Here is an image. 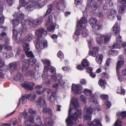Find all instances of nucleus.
I'll return each instance as SVG.
<instances>
[{
  "instance_id": "f03ea898",
  "label": "nucleus",
  "mask_w": 126,
  "mask_h": 126,
  "mask_svg": "<svg viewBox=\"0 0 126 126\" xmlns=\"http://www.w3.org/2000/svg\"><path fill=\"white\" fill-rule=\"evenodd\" d=\"M92 108H88L84 109L86 111V115L84 116L83 121L84 122H88V124L89 126H102L101 123L98 119L95 118L93 121L90 122L91 120L93 111Z\"/></svg>"
},
{
  "instance_id": "58836bf2",
  "label": "nucleus",
  "mask_w": 126,
  "mask_h": 126,
  "mask_svg": "<svg viewBox=\"0 0 126 126\" xmlns=\"http://www.w3.org/2000/svg\"><path fill=\"white\" fill-rule=\"evenodd\" d=\"M89 63L86 59H83L81 62V64L84 68L88 67L89 66Z\"/></svg>"
},
{
  "instance_id": "473e14b6",
  "label": "nucleus",
  "mask_w": 126,
  "mask_h": 126,
  "mask_svg": "<svg viewBox=\"0 0 126 126\" xmlns=\"http://www.w3.org/2000/svg\"><path fill=\"white\" fill-rule=\"evenodd\" d=\"M13 16L14 17H16V18H14L13 19L12 21V23L13 25V27H15L17 26L19 24V19L18 18H17L15 16Z\"/></svg>"
},
{
  "instance_id": "6e6552de",
  "label": "nucleus",
  "mask_w": 126,
  "mask_h": 126,
  "mask_svg": "<svg viewBox=\"0 0 126 126\" xmlns=\"http://www.w3.org/2000/svg\"><path fill=\"white\" fill-rule=\"evenodd\" d=\"M27 6L26 7L27 9H31V10L35 8H41L40 5L37 2L35 1H30L27 3Z\"/></svg>"
},
{
  "instance_id": "393cba45",
  "label": "nucleus",
  "mask_w": 126,
  "mask_h": 126,
  "mask_svg": "<svg viewBox=\"0 0 126 126\" xmlns=\"http://www.w3.org/2000/svg\"><path fill=\"white\" fill-rule=\"evenodd\" d=\"M21 121L20 118H13L11 119L10 120V123L11 126H15L16 124L18 123Z\"/></svg>"
},
{
  "instance_id": "49530a36",
  "label": "nucleus",
  "mask_w": 126,
  "mask_h": 126,
  "mask_svg": "<svg viewBox=\"0 0 126 126\" xmlns=\"http://www.w3.org/2000/svg\"><path fill=\"white\" fill-rule=\"evenodd\" d=\"M84 91L85 94L88 96H90L92 94V91L89 89H84Z\"/></svg>"
},
{
  "instance_id": "7ed1b4c3",
  "label": "nucleus",
  "mask_w": 126,
  "mask_h": 126,
  "mask_svg": "<svg viewBox=\"0 0 126 126\" xmlns=\"http://www.w3.org/2000/svg\"><path fill=\"white\" fill-rule=\"evenodd\" d=\"M55 74L56 69L54 67L51 68L48 72V75L50 77H52L53 82L58 81L60 85L63 86L66 82L62 80V76L60 74H57L56 76H55Z\"/></svg>"
},
{
  "instance_id": "0eeeda50",
  "label": "nucleus",
  "mask_w": 126,
  "mask_h": 126,
  "mask_svg": "<svg viewBox=\"0 0 126 126\" xmlns=\"http://www.w3.org/2000/svg\"><path fill=\"white\" fill-rule=\"evenodd\" d=\"M52 17L51 15H49L48 19L45 26L46 27L49 32H53L55 29V27L53 25L52 21Z\"/></svg>"
},
{
  "instance_id": "0e129e2a",
  "label": "nucleus",
  "mask_w": 126,
  "mask_h": 126,
  "mask_svg": "<svg viewBox=\"0 0 126 126\" xmlns=\"http://www.w3.org/2000/svg\"><path fill=\"white\" fill-rule=\"evenodd\" d=\"M6 35V34L4 32H2L0 35V42H1L2 39V37L5 36Z\"/></svg>"
},
{
  "instance_id": "774afa93",
  "label": "nucleus",
  "mask_w": 126,
  "mask_h": 126,
  "mask_svg": "<svg viewBox=\"0 0 126 126\" xmlns=\"http://www.w3.org/2000/svg\"><path fill=\"white\" fill-rule=\"evenodd\" d=\"M114 126H121V122L119 121H117L115 123Z\"/></svg>"
},
{
  "instance_id": "20e7f679",
  "label": "nucleus",
  "mask_w": 126,
  "mask_h": 126,
  "mask_svg": "<svg viewBox=\"0 0 126 126\" xmlns=\"http://www.w3.org/2000/svg\"><path fill=\"white\" fill-rule=\"evenodd\" d=\"M37 112L36 110H33L32 109L29 108L28 109V112H27V110H25L22 113V114L24 117V119H26L29 116H32L34 118V117H36V120L37 121H40V118L38 116H34V115L36 114Z\"/></svg>"
},
{
  "instance_id": "4c0bfd02",
  "label": "nucleus",
  "mask_w": 126,
  "mask_h": 126,
  "mask_svg": "<svg viewBox=\"0 0 126 126\" xmlns=\"http://www.w3.org/2000/svg\"><path fill=\"white\" fill-rule=\"evenodd\" d=\"M99 84L103 88H105V85L106 84V81L104 80L100 79L98 82Z\"/></svg>"
},
{
  "instance_id": "423d86ee",
  "label": "nucleus",
  "mask_w": 126,
  "mask_h": 126,
  "mask_svg": "<svg viewBox=\"0 0 126 126\" xmlns=\"http://www.w3.org/2000/svg\"><path fill=\"white\" fill-rule=\"evenodd\" d=\"M87 6L85 8L84 12H86L91 7L92 10H95L97 9V4L96 2L94 0H87Z\"/></svg>"
},
{
  "instance_id": "bb28decb",
  "label": "nucleus",
  "mask_w": 126,
  "mask_h": 126,
  "mask_svg": "<svg viewBox=\"0 0 126 126\" xmlns=\"http://www.w3.org/2000/svg\"><path fill=\"white\" fill-rule=\"evenodd\" d=\"M88 21L91 26L93 27L96 24L97 20L95 18L91 17L89 19Z\"/></svg>"
},
{
  "instance_id": "4468645a",
  "label": "nucleus",
  "mask_w": 126,
  "mask_h": 126,
  "mask_svg": "<svg viewBox=\"0 0 126 126\" xmlns=\"http://www.w3.org/2000/svg\"><path fill=\"white\" fill-rule=\"evenodd\" d=\"M26 76L27 78L28 79L31 80L33 78L37 79V77L35 76L34 72L32 70H27L26 71Z\"/></svg>"
},
{
  "instance_id": "de8ad7c7",
  "label": "nucleus",
  "mask_w": 126,
  "mask_h": 126,
  "mask_svg": "<svg viewBox=\"0 0 126 126\" xmlns=\"http://www.w3.org/2000/svg\"><path fill=\"white\" fill-rule=\"evenodd\" d=\"M89 101L90 102H93L95 104L97 103V99L95 98L94 95H92V96L90 97Z\"/></svg>"
},
{
  "instance_id": "72a5a7b5",
  "label": "nucleus",
  "mask_w": 126,
  "mask_h": 126,
  "mask_svg": "<svg viewBox=\"0 0 126 126\" xmlns=\"http://www.w3.org/2000/svg\"><path fill=\"white\" fill-rule=\"evenodd\" d=\"M42 77L43 79V80H47V81L45 82L44 81V82H45V85H46V86H50V82L49 80L48 79L47 76L44 74L42 75Z\"/></svg>"
},
{
  "instance_id": "1a4fd4ad",
  "label": "nucleus",
  "mask_w": 126,
  "mask_h": 126,
  "mask_svg": "<svg viewBox=\"0 0 126 126\" xmlns=\"http://www.w3.org/2000/svg\"><path fill=\"white\" fill-rule=\"evenodd\" d=\"M36 35L39 38H44L47 34L46 31L43 28H41L35 31Z\"/></svg>"
},
{
  "instance_id": "412c9836",
  "label": "nucleus",
  "mask_w": 126,
  "mask_h": 126,
  "mask_svg": "<svg viewBox=\"0 0 126 126\" xmlns=\"http://www.w3.org/2000/svg\"><path fill=\"white\" fill-rule=\"evenodd\" d=\"M116 14V11L114 10H110L108 15L107 17L110 20H112L115 18V15Z\"/></svg>"
},
{
  "instance_id": "7c9ffc66",
  "label": "nucleus",
  "mask_w": 126,
  "mask_h": 126,
  "mask_svg": "<svg viewBox=\"0 0 126 126\" xmlns=\"http://www.w3.org/2000/svg\"><path fill=\"white\" fill-rule=\"evenodd\" d=\"M15 80L17 81L22 82L23 79V75L21 73H19L17 74L15 78Z\"/></svg>"
},
{
  "instance_id": "39448f33",
  "label": "nucleus",
  "mask_w": 126,
  "mask_h": 126,
  "mask_svg": "<svg viewBox=\"0 0 126 126\" xmlns=\"http://www.w3.org/2000/svg\"><path fill=\"white\" fill-rule=\"evenodd\" d=\"M14 16H16L17 18H18L20 21H21V23L22 26L26 25L27 22L25 20H23L24 17V15L22 12L19 11L17 13L15 12L13 15Z\"/></svg>"
},
{
  "instance_id": "5701e85b",
  "label": "nucleus",
  "mask_w": 126,
  "mask_h": 126,
  "mask_svg": "<svg viewBox=\"0 0 126 126\" xmlns=\"http://www.w3.org/2000/svg\"><path fill=\"white\" fill-rule=\"evenodd\" d=\"M114 35H116L119 33L120 31V28L118 25L117 23H116L113 26L112 29Z\"/></svg>"
},
{
  "instance_id": "2eb2a0df",
  "label": "nucleus",
  "mask_w": 126,
  "mask_h": 126,
  "mask_svg": "<svg viewBox=\"0 0 126 126\" xmlns=\"http://www.w3.org/2000/svg\"><path fill=\"white\" fill-rule=\"evenodd\" d=\"M41 38H38L36 46L38 47L41 49H43L47 44V42L42 39L41 40Z\"/></svg>"
},
{
  "instance_id": "8fccbe9b",
  "label": "nucleus",
  "mask_w": 126,
  "mask_h": 126,
  "mask_svg": "<svg viewBox=\"0 0 126 126\" xmlns=\"http://www.w3.org/2000/svg\"><path fill=\"white\" fill-rule=\"evenodd\" d=\"M120 44L119 43L116 42L114 43L112 46H111V48H119L120 47Z\"/></svg>"
},
{
  "instance_id": "cd10ccee",
  "label": "nucleus",
  "mask_w": 126,
  "mask_h": 126,
  "mask_svg": "<svg viewBox=\"0 0 126 126\" xmlns=\"http://www.w3.org/2000/svg\"><path fill=\"white\" fill-rule=\"evenodd\" d=\"M29 61L28 60H25L22 63V68L23 70H24L29 67Z\"/></svg>"
},
{
  "instance_id": "680f3d73",
  "label": "nucleus",
  "mask_w": 126,
  "mask_h": 126,
  "mask_svg": "<svg viewBox=\"0 0 126 126\" xmlns=\"http://www.w3.org/2000/svg\"><path fill=\"white\" fill-rule=\"evenodd\" d=\"M57 56L58 57L61 58H63L64 55L63 53L60 51H59L57 54Z\"/></svg>"
},
{
  "instance_id": "dca6fc26",
  "label": "nucleus",
  "mask_w": 126,
  "mask_h": 126,
  "mask_svg": "<svg viewBox=\"0 0 126 126\" xmlns=\"http://www.w3.org/2000/svg\"><path fill=\"white\" fill-rule=\"evenodd\" d=\"M72 89L76 93L80 94L81 93L82 87L79 85L73 84L72 86Z\"/></svg>"
},
{
  "instance_id": "338daca9",
  "label": "nucleus",
  "mask_w": 126,
  "mask_h": 126,
  "mask_svg": "<svg viewBox=\"0 0 126 126\" xmlns=\"http://www.w3.org/2000/svg\"><path fill=\"white\" fill-rule=\"evenodd\" d=\"M80 99L82 101L85 102L86 101V98L83 95H81L80 97Z\"/></svg>"
},
{
  "instance_id": "c9c22d12",
  "label": "nucleus",
  "mask_w": 126,
  "mask_h": 126,
  "mask_svg": "<svg viewBox=\"0 0 126 126\" xmlns=\"http://www.w3.org/2000/svg\"><path fill=\"white\" fill-rule=\"evenodd\" d=\"M65 3L63 2H60L57 4V7L59 9L62 10L65 8Z\"/></svg>"
},
{
  "instance_id": "a18cd8bd",
  "label": "nucleus",
  "mask_w": 126,
  "mask_h": 126,
  "mask_svg": "<svg viewBox=\"0 0 126 126\" xmlns=\"http://www.w3.org/2000/svg\"><path fill=\"white\" fill-rule=\"evenodd\" d=\"M53 4H50L48 6V9L46 13L45 14V16L49 14L51 12V11L53 8Z\"/></svg>"
},
{
  "instance_id": "ea45409f",
  "label": "nucleus",
  "mask_w": 126,
  "mask_h": 126,
  "mask_svg": "<svg viewBox=\"0 0 126 126\" xmlns=\"http://www.w3.org/2000/svg\"><path fill=\"white\" fill-rule=\"evenodd\" d=\"M103 56L102 55H99L97 57L96 60V62L98 64H100L101 63Z\"/></svg>"
},
{
  "instance_id": "a19ab883",
  "label": "nucleus",
  "mask_w": 126,
  "mask_h": 126,
  "mask_svg": "<svg viewBox=\"0 0 126 126\" xmlns=\"http://www.w3.org/2000/svg\"><path fill=\"white\" fill-rule=\"evenodd\" d=\"M126 8V6L125 5H122L120 6L119 9V13L121 14H123Z\"/></svg>"
},
{
  "instance_id": "5fc2aeb1",
  "label": "nucleus",
  "mask_w": 126,
  "mask_h": 126,
  "mask_svg": "<svg viewBox=\"0 0 126 126\" xmlns=\"http://www.w3.org/2000/svg\"><path fill=\"white\" fill-rule=\"evenodd\" d=\"M41 61L44 64H46L48 66H49L50 65V62L47 59H45L44 60H42Z\"/></svg>"
},
{
  "instance_id": "c85d7f7f",
  "label": "nucleus",
  "mask_w": 126,
  "mask_h": 126,
  "mask_svg": "<svg viewBox=\"0 0 126 126\" xmlns=\"http://www.w3.org/2000/svg\"><path fill=\"white\" fill-rule=\"evenodd\" d=\"M13 37L14 38V39L16 40H17V36L18 34L20 33L21 34L22 33V30H21L18 29L16 30L15 29H13Z\"/></svg>"
},
{
  "instance_id": "09e8293b",
  "label": "nucleus",
  "mask_w": 126,
  "mask_h": 126,
  "mask_svg": "<svg viewBox=\"0 0 126 126\" xmlns=\"http://www.w3.org/2000/svg\"><path fill=\"white\" fill-rule=\"evenodd\" d=\"M82 28L81 27H80L79 26H77L76 29L75 31V34L77 35H79L80 34V29Z\"/></svg>"
},
{
  "instance_id": "2f4dec72",
  "label": "nucleus",
  "mask_w": 126,
  "mask_h": 126,
  "mask_svg": "<svg viewBox=\"0 0 126 126\" xmlns=\"http://www.w3.org/2000/svg\"><path fill=\"white\" fill-rule=\"evenodd\" d=\"M50 95L48 94V96L49 97H48V98H47V99H49V98H50V100L51 102H53L54 101L55 99V97L56 96V92H53L52 93V94L50 96Z\"/></svg>"
},
{
  "instance_id": "f3484780",
  "label": "nucleus",
  "mask_w": 126,
  "mask_h": 126,
  "mask_svg": "<svg viewBox=\"0 0 126 126\" xmlns=\"http://www.w3.org/2000/svg\"><path fill=\"white\" fill-rule=\"evenodd\" d=\"M23 87H24L25 89L30 90L33 89V86L35 85L33 82L26 83L25 82L23 84H21Z\"/></svg>"
},
{
  "instance_id": "bf43d9fd",
  "label": "nucleus",
  "mask_w": 126,
  "mask_h": 126,
  "mask_svg": "<svg viewBox=\"0 0 126 126\" xmlns=\"http://www.w3.org/2000/svg\"><path fill=\"white\" fill-rule=\"evenodd\" d=\"M5 52H4L3 53V55L4 57L8 59L10 57V54L8 53H6Z\"/></svg>"
},
{
  "instance_id": "864d4df0",
  "label": "nucleus",
  "mask_w": 126,
  "mask_h": 126,
  "mask_svg": "<svg viewBox=\"0 0 126 126\" xmlns=\"http://www.w3.org/2000/svg\"><path fill=\"white\" fill-rule=\"evenodd\" d=\"M111 60V58H110L107 60L106 63L104 66V68L106 69L107 67L109 66L110 61Z\"/></svg>"
},
{
  "instance_id": "4d7b16f0",
  "label": "nucleus",
  "mask_w": 126,
  "mask_h": 126,
  "mask_svg": "<svg viewBox=\"0 0 126 126\" xmlns=\"http://www.w3.org/2000/svg\"><path fill=\"white\" fill-rule=\"evenodd\" d=\"M98 53L97 52H95L94 51L92 52L90 50L89 54L90 55H92L93 57H95L96 55Z\"/></svg>"
},
{
  "instance_id": "3c124183",
  "label": "nucleus",
  "mask_w": 126,
  "mask_h": 126,
  "mask_svg": "<svg viewBox=\"0 0 126 126\" xmlns=\"http://www.w3.org/2000/svg\"><path fill=\"white\" fill-rule=\"evenodd\" d=\"M88 34V32L85 29H84L82 31V35L83 37L86 36Z\"/></svg>"
},
{
  "instance_id": "c756f323",
  "label": "nucleus",
  "mask_w": 126,
  "mask_h": 126,
  "mask_svg": "<svg viewBox=\"0 0 126 126\" xmlns=\"http://www.w3.org/2000/svg\"><path fill=\"white\" fill-rule=\"evenodd\" d=\"M44 122L47 126H51L53 123L51 119L48 117H47L44 119Z\"/></svg>"
},
{
  "instance_id": "9b49d317",
  "label": "nucleus",
  "mask_w": 126,
  "mask_h": 126,
  "mask_svg": "<svg viewBox=\"0 0 126 126\" xmlns=\"http://www.w3.org/2000/svg\"><path fill=\"white\" fill-rule=\"evenodd\" d=\"M29 44L28 43H24L23 46V48H25L24 50L27 56L28 57L33 58L34 56L32 52L30 51V49L28 48Z\"/></svg>"
},
{
  "instance_id": "052dcab7",
  "label": "nucleus",
  "mask_w": 126,
  "mask_h": 126,
  "mask_svg": "<svg viewBox=\"0 0 126 126\" xmlns=\"http://www.w3.org/2000/svg\"><path fill=\"white\" fill-rule=\"evenodd\" d=\"M100 98L103 100L107 99H108V96L105 94H102L100 96Z\"/></svg>"
},
{
  "instance_id": "a211bd4d",
  "label": "nucleus",
  "mask_w": 126,
  "mask_h": 126,
  "mask_svg": "<svg viewBox=\"0 0 126 126\" xmlns=\"http://www.w3.org/2000/svg\"><path fill=\"white\" fill-rule=\"evenodd\" d=\"M119 60L117 62V67H116V72L117 74H118L119 73V69L122 66L124 65V59L121 56H119Z\"/></svg>"
},
{
  "instance_id": "37998d69",
  "label": "nucleus",
  "mask_w": 126,
  "mask_h": 126,
  "mask_svg": "<svg viewBox=\"0 0 126 126\" xmlns=\"http://www.w3.org/2000/svg\"><path fill=\"white\" fill-rule=\"evenodd\" d=\"M44 107L42 110L43 112L45 113H48L50 114L51 113L52 111L51 109L47 108L46 106V105L44 106Z\"/></svg>"
},
{
  "instance_id": "e433bc0d",
  "label": "nucleus",
  "mask_w": 126,
  "mask_h": 126,
  "mask_svg": "<svg viewBox=\"0 0 126 126\" xmlns=\"http://www.w3.org/2000/svg\"><path fill=\"white\" fill-rule=\"evenodd\" d=\"M95 28V29L93 27V30L94 31H95V32L96 31L95 30H100L102 29L103 28V26L101 24L98 23L97 25H95V26H94ZM95 33H96L95 32Z\"/></svg>"
},
{
  "instance_id": "a878e982",
  "label": "nucleus",
  "mask_w": 126,
  "mask_h": 126,
  "mask_svg": "<svg viewBox=\"0 0 126 126\" xmlns=\"http://www.w3.org/2000/svg\"><path fill=\"white\" fill-rule=\"evenodd\" d=\"M45 92H47L48 94H49L50 92H51V90L45 88L43 89L42 90H37L36 92V94L38 95H40L43 94Z\"/></svg>"
},
{
  "instance_id": "6ab92c4d",
  "label": "nucleus",
  "mask_w": 126,
  "mask_h": 126,
  "mask_svg": "<svg viewBox=\"0 0 126 126\" xmlns=\"http://www.w3.org/2000/svg\"><path fill=\"white\" fill-rule=\"evenodd\" d=\"M36 106L38 108H41L42 106L43 107L46 105V103L45 100L42 97H40L36 102Z\"/></svg>"
},
{
  "instance_id": "79ce46f5",
  "label": "nucleus",
  "mask_w": 126,
  "mask_h": 126,
  "mask_svg": "<svg viewBox=\"0 0 126 126\" xmlns=\"http://www.w3.org/2000/svg\"><path fill=\"white\" fill-rule=\"evenodd\" d=\"M33 36L31 33H29L25 37V40L27 42H30L32 39Z\"/></svg>"
},
{
  "instance_id": "ddd939ff",
  "label": "nucleus",
  "mask_w": 126,
  "mask_h": 126,
  "mask_svg": "<svg viewBox=\"0 0 126 126\" xmlns=\"http://www.w3.org/2000/svg\"><path fill=\"white\" fill-rule=\"evenodd\" d=\"M87 22V20L86 17H82L80 21L78 22H77V26H79L82 28H84L85 27Z\"/></svg>"
},
{
  "instance_id": "e2e57ef3",
  "label": "nucleus",
  "mask_w": 126,
  "mask_h": 126,
  "mask_svg": "<svg viewBox=\"0 0 126 126\" xmlns=\"http://www.w3.org/2000/svg\"><path fill=\"white\" fill-rule=\"evenodd\" d=\"M19 5L21 6H24L25 5V1L24 0H19Z\"/></svg>"
},
{
  "instance_id": "4be33fe9",
  "label": "nucleus",
  "mask_w": 126,
  "mask_h": 126,
  "mask_svg": "<svg viewBox=\"0 0 126 126\" xmlns=\"http://www.w3.org/2000/svg\"><path fill=\"white\" fill-rule=\"evenodd\" d=\"M9 69L11 73L12 72L16 69L17 64L16 62H14L10 63L8 65Z\"/></svg>"
},
{
  "instance_id": "9d476101",
  "label": "nucleus",
  "mask_w": 126,
  "mask_h": 126,
  "mask_svg": "<svg viewBox=\"0 0 126 126\" xmlns=\"http://www.w3.org/2000/svg\"><path fill=\"white\" fill-rule=\"evenodd\" d=\"M110 38V37L109 36L102 35L100 38H97L96 40L98 44L101 45L103 42L104 43L107 42Z\"/></svg>"
},
{
  "instance_id": "69168bd1",
  "label": "nucleus",
  "mask_w": 126,
  "mask_h": 126,
  "mask_svg": "<svg viewBox=\"0 0 126 126\" xmlns=\"http://www.w3.org/2000/svg\"><path fill=\"white\" fill-rule=\"evenodd\" d=\"M43 86L41 85H36L35 87V89L36 90H39L42 88Z\"/></svg>"
},
{
  "instance_id": "6e6d98bb",
  "label": "nucleus",
  "mask_w": 126,
  "mask_h": 126,
  "mask_svg": "<svg viewBox=\"0 0 126 126\" xmlns=\"http://www.w3.org/2000/svg\"><path fill=\"white\" fill-rule=\"evenodd\" d=\"M121 89V90L120 91H117V93L120 94H123L124 95L125 94V91L123 89H122L121 88H118V90Z\"/></svg>"
},
{
  "instance_id": "f704fd0d",
  "label": "nucleus",
  "mask_w": 126,
  "mask_h": 126,
  "mask_svg": "<svg viewBox=\"0 0 126 126\" xmlns=\"http://www.w3.org/2000/svg\"><path fill=\"white\" fill-rule=\"evenodd\" d=\"M42 22V18L41 17L38 18V19L34 20L32 21V24L35 25H38L41 24Z\"/></svg>"
},
{
  "instance_id": "f8f14e48",
  "label": "nucleus",
  "mask_w": 126,
  "mask_h": 126,
  "mask_svg": "<svg viewBox=\"0 0 126 126\" xmlns=\"http://www.w3.org/2000/svg\"><path fill=\"white\" fill-rule=\"evenodd\" d=\"M34 118L32 116H29L28 118L24 120V124L26 126H31L34 123Z\"/></svg>"
},
{
  "instance_id": "603ef678",
  "label": "nucleus",
  "mask_w": 126,
  "mask_h": 126,
  "mask_svg": "<svg viewBox=\"0 0 126 126\" xmlns=\"http://www.w3.org/2000/svg\"><path fill=\"white\" fill-rule=\"evenodd\" d=\"M29 64L30 65H33L36 63V60L32 58L29 60Z\"/></svg>"
},
{
  "instance_id": "aec40b11",
  "label": "nucleus",
  "mask_w": 126,
  "mask_h": 126,
  "mask_svg": "<svg viewBox=\"0 0 126 126\" xmlns=\"http://www.w3.org/2000/svg\"><path fill=\"white\" fill-rule=\"evenodd\" d=\"M31 95V94H29V95L25 94L21 97L19 100V103H18L17 106L19 105L20 103L21 102L22 104L25 103L27 101V99H28L30 97Z\"/></svg>"
},
{
  "instance_id": "f257e3e1",
  "label": "nucleus",
  "mask_w": 126,
  "mask_h": 126,
  "mask_svg": "<svg viewBox=\"0 0 126 126\" xmlns=\"http://www.w3.org/2000/svg\"><path fill=\"white\" fill-rule=\"evenodd\" d=\"M79 107L78 99L75 97H73L69 110V116L66 120L67 126H75L72 120H76L81 115V111Z\"/></svg>"
},
{
  "instance_id": "b1692460",
  "label": "nucleus",
  "mask_w": 126,
  "mask_h": 126,
  "mask_svg": "<svg viewBox=\"0 0 126 126\" xmlns=\"http://www.w3.org/2000/svg\"><path fill=\"white\" fill-rule=\"evenodd\" d=\"M12 47L8 45L3 46L0 45V51L2 52L6 51L8 50H11Z\"/></svg>"
},
{
  "instance_id": "c03bdc74",
  "label": "nucleus",
  "mask_w": 126,
  "mask_h": 126,
  "mask_svg": "<svg viewBox=\"0 0 126 126\" xmlns=\"http://www.w3.org/2000/svg\"><path fill=\"white\" fill-rule=\"evenodd\" d=\"M116 116L118 117L121 116L122 117H126V111H122L121 112H117L116 114Z\"/></svg>"
},
{
  "instance_id": "13d9d810",
  "label": "nucleus",
  "mask_w": 126,
  "mask_h": 126,
  "mask_svg": "<svg viewBox=\"0 0 126 126\" xmlns=\"http://www.w3.org/2000/svg\"><path fill=\"white\" fill-rule=\"evenodd\" d=\"M52 67H54V68L55 69V68L54 67H50L49 68V67H48L47 66H44V72H46L47 70H48V71H47V76H49V77H50L48 75V71H49V70L51 68H52Z\"/></svg>"
}]
</instances>
